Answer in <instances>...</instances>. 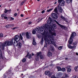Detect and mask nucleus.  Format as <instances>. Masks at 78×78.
Segmentation results:
<instances>
[{
	"instance_id": "1",
	"label": "nucleus",
	"mask_w": 78,
	"mask_h": 78,
	"mask_svg": "<svg viewBox=\"0 0 78 78\" xmlns=\"http://www.w3.org/2000/svg\"><path fill=\"white\" fill-rule=\"evenodd\" d=\"M49 33L51 35L49 36H47L46 34H45V33H44L43 35V37H44V40L46 44H51L52 43L53 45L55 47H56V45L55 43V42H54V41H55V40L54 39V38L53 37H52L53 36H56V34L55 32H53L51 31L50 30Z\"/></svg>"
},
{
	"instance_id": "2",
	"label": "nucleus",
	"mask_w": 78,
	"mask_h": 78,
	"mask_svg": "<svg viewBox=\"0 0 78 78\" xmlns=\"http://www.w3.org/2000/svg\"><path fill=\"white\" fill-rule=\"evenodd\" d=\"M20 39L22 40L23 37L22 34H20V36L19 35H16L15 37V39H12V41H14L13 45L14 46H18V48H21L22 45V44L20 42H18Z\"/></svg>"
},
{
	"instance_id": "3",
	"label": "nucleus",
	"mask_w": 78,
	"mask_h": 78,
	"mask_svg": "<svg viewBox=\"0 0 78 78\" xmlns=\"http://www.w3.org/2000/svg\"><path fill=\"white\" fill-rule=\"evenodd\" d=\"M36 30L38 32V33H41V32H44L42 34V37L41 38V44H42L43 43V42H44V37H43V34L44 33H45V34H46L47 36H50L51 34H50V32H49V33L48 34L46 31H45L44 30V28H43V27H37L36 28ZM49 31H51L50 30H49Z\"/></svg>"
},
{
	"instance_id": "4",
	"label": "nucleus",
	"mask_w": 78,
	"mask_h": 78,
	"mask_svg": "<svg viewBox=\"0 0 78 78\" xmlns=\"http://www.w3.org/2000/svg\"><path fill=\"white\" fill-rule=\"evenodd\" d=\"M76 35V33L73 32L72 33V34L71 35V36L68 41V42L69 45H71V44H72V43L73 41V39L74 38V36H75Z\"/></svg>"
},
{
	"instance_id": "5",
	"label": "nucleus",
	"mask_w": 78,
	"mask_h": 78,
	"mask_svg": "<svg viewBox=\"0 0 78 78\" xmlns=\"http://www.w3.org/2000/svg\"><path fill=\"white\" fill-rule=\"evenodd\" d=\"M5 45L9 46V45H12L13 44V42L14 43V41H12V40L10 41H5Z\"/></svg>"
},
{
	"instance_id": "6",
	"label": "nucleus",
	"mask_w": 78,
	"mask_h": 78,
	"mask_svg": "<svg viewBox=\"0 0 78 78\" xmlns=\"http://www.w3.org/2000/svg\"><path fill=\"white\" fill-rule=\"evenodd\" d=\"M58 3H59L60 6H64L65 2L62 0H58Z\"/></svg>"
},
{
	"instance_id": "7",
	"label": "nucleus",
	"mask_w": 78,
	"mask_h": 78,
	"mask_svg": "<svg viewBox=\"0 0 78 78\" xmlns=\"http://www.w3.org/2000/svg\"><path fill=\"white\" fill-rule=\"evenodd\" d=\"M51 16L53 17L54 19H58V15L56 13H53L51 14Z\"/></svg>"
},
{
	"instance_id": "8",
	"label": "nucleus",
	"mask_w": 78,
	"mask_h": 78,
	"mask_svg": "<svg viewBox=\"0 0 78 78\" xmlns=\"http://www.w3.org/2000/svg\"><path fill=\"white\" fill-rule=\"evenodd\" d=\"M42 54V52H37V56L35 57V59L36 61H39V56L41 55Z\"/></svg>"
},
{
	"instance_id": "9",
	"label": "nucleus",
	"mask_w": 78,
	"mask_h": 78,
	"mask_svg": "<svg viewBox=\"0 0 78 78\" xmlns=\"http://www.w3.org/2000/svg\"><path fill=\"white\" fill-rule=\"evenodd\" d=\"M26 36L27 37V39H30V38H31V34L27 32L26 33Z\"/></svg>"
},
{
	"instance_id": "10",
	"label": "nucleus",
	"mask_w": 78,
	"mask_h": 78,
	"mask_svg": "<svg viewBox=\"0 0 78 78\" xmlns=\"http://www.w3.org/2000/svg\"><path fill=\"white\" fill-rule=\"evenodd\" d=\"M45 75H48L49 77H50V76H51V75H52V73H50V71H47L45 72Z\"/></svg>"
},
{
	"instance_id": "11",
	"label": "nucleus",
	"mask_w": 78,
	"mask_h": 78,
	"mask_svg": "<svg viewBox=\"0 0 78 78\" xmlns=\"http://www.w3.org/2000/svg\"><path fill=\"white\" fill-rule=\"evenodd\" d=\"M6 74H5L4 75V77L3 78H11V77L12 75H11L10 74H8L7 76H6Z\"/></svg>"
},
{
	"instance_id": "12",
	"label": "nucleus",
	"mask_w": 78,
	"mask_h": 78,
	"mask_svg": "<svg viewBox=\"0 0 78 78\" xmlns=\"http://www.w3.org/2000/svg\"><path fill=\"white\" fill-rule=\"evenodd\" d=\"M54 21H55V22H56V23H57V25H58L59 26V27H61V28H65V27H64V26H62V25H61V24H59V23L56 20H54Z\"/></svg>"
},
{
	"instance_id": "13",
	"label": "nucleus",
	"mask_w": 78,
	"mask_h": 78,
	"mask_svg": "<svg viewBox=\"0 0 78 78\" xmlns=\"http://www.w3.org/2000/svg\"><path fill=\"white\" fill-rule=\"evenodd\" d=\"M49 27V25L47 24H45L44 25V28H45L46 30H48V27Z\"/></svg>"
},
{
	"instance_id": "14",
	"label": "nucleus",
	"mask_w": 78,
	"mask_h": 78,
	"mask_svg": "<svg viewBox=\"0 0 78 78\" xmlns=\"http://www.w3.org/2000/svg\"><path fill=\"white\" fill-rule=\"evenodd\" d=\"M7 46V45H6V44L4 42L2 44V50H4V48H5V47H6Z\"/></svg>"
},
{
	"instance_id": "15",
	"label": "nucleus",
	"mask_w": 78,
	"mask_h": 78,
	"mask_svg": "<svg viewBox=\"0 0 78 78\" xmlns=\"http://www.w3.org/2000/svg\"><path fill=\"white\" fill-rule=\"evenodd\" d=\"M58 8L59 12H62V8H61V7L60 6V5H58Z\"/></svg>"
},
{
	"instance_id": "16",
	"label": "nucleus",
	"mask_w": 78,
	"mask_h": 78,
	"mask_svg": "<svg viewBox=\"0 0 78 78\" xmlns=\"http://www.w3.org/2000/svg\"><path fill=\"white\" fill-rule=\"evenodd\" d=\"M50 50L51 51H55V48L52 45H51L50 46Z\"/></svg>"
},
{
	"instance_id": "17",
	"label": "nucleus",
	"mask_w": 78,
	"mask_h": 78,
	"mask_svg": "<svg viewBox=\"0 0 78 78\" xmlns=\"http://www.w3.org/2000/svg\"><path fill=\"white\" fill-rule=\"evenodd\" d=\"M68 47L69 48H72L73 49H74V48H76V46H72L70 45H68Z\"/></svg>"
},
{
	"instance_id": "18",
	"label": "nucleus",
	"mask_w": 78,
	"mask_h": 78,
	"mask_svg": "<svg viewBox=\"0 0 78 78\" xmlns=\"http://www.w3.org/2000/svg\"><path fill=\"white\" fill-rule=\"evenodd\" d=\"M48 56H52V53L51 52H48V53L47 54Z\"/></svg>"
},
{
	"instance_id": "19",
	"label": "nucleus",
	"mask_w": 78,
	"mask_h": 78,
	"mask_svg": "<svg viewBox=\"0 0 78 78\" xmlns=\"http://www.w3.org/2000/svg\"><path fill=\"white\" fill-rule=\"evenodd\" d=\"M27 56H28V57L29 58V59H31V58H32V56L31 54H28L26 56V58Z\"/></svg>"
},
{
	"instance_id": "20",
	"label": "nucleus",
	"mask_w": 78,
	"mask_h": 78,
	"mask_svg": "<svg viewBox=\"0 0 78 78\" xmlns=\"http://www.w3.org/2000/svg\"><path fill=\"white\" fill-rule=\"evenodd\" d=\"M54 11L56 14H58V10H57V7H56L55 8L54 10Z\"/></svg>"
},
{
	"instance_id": "21",
	"label": "nucleus",
	"mask_w": 78,
	"mask_h": 78,
	"mask_svg": "<svg viewBox=\"0 0 78 78\" xmlns=\"http://www.w3.org/2000/svg\"><path fill=\"white\" fill-rule=\"evenodd\" d=\"M56 27V24H53L52 25V28H57Z\"/></svg>"
},
{
	"instance_id": "22",
	"label": "nucleus",
	"mask_w": 78,
	"mask_h": 78,
	"mask_svg": "<svg viewBox=\"0 0 78 78\" xmlns=\"http://www.w3.org/2000/svg\"><path fill=\"white\" fill-rule=\"evenodd\" d=\"M33 44L34 45H36V43L35 40L34 39H33Z\"/></svg>"
},
{
	"instance_id": "23",
	"label": "nucleus",
	"mask_w": 78,
	"mask_h": 78,
	"mask_svg": "<svg viewBox=\"0 0 78 78\" xmlns=\"http://www.w3.org/2000/svg\"><path fill=\"white\" fill-rule=\"evenodd\" d=\"M57 69L58 70V71H61V68L59 66L57 67Z\"/></svg>"
},
{
	"instance_id": "24",
	"label": "nucleus",
	"mask_w": 78,
	"mask_h": 78,
	"mask_svg": "<svg viewBox=\"0 0 78 78\" xmlns=\"http://www.w3.org/2000/svg\"><path fill=\"white\" fill-rule=\"evenodd\" d=\"M78 66H76L75 68H74V69L75 70V71L76 72H77L78 71V70L77 69H78Z\"/></svg>"
},
{
	"instance_id": "25",
	"label": "nucleus",
	"mask_w": 78,
	"mask_h": 78,
	"mask_svg": "<svg viewBox=\"0 0 78 78\" xmlns=\"http://www.w3.org/2000/svg\"><path fill=\"white\" fill-rule=\"evenodd\" d=\"M36 30H35L34 29L32 31L33 34H36Z\"/></svg>"
},
{
	"instance_id": "26",
	"label": "nucleus",
	"mask_w": 78,
	"mask_h": 78,
	"mask_svg": "<svg viewBox=\"0 0 78 78\" xmlns=\"http://www.w3.org/2000/svg\"><path fill=\"white\" fill-rule=\"evenodd\" d=\"M40 58H41V59H44V56L42 55H41H41H40Z\"/></svg>"
},
{
	"instance_id": "27",
	"label": "nucleus",
	"mask_w": 78,
	"mask_h": 78,
	"mask_svg": "<svg viewBox=\"0 0 78 78\" xmlns=\"http://www.w3.org/2000/svg\"><path fill=\"white\" fill-rule=\"evenodd\" d=\"M66 1L67 3H70V2H71V1L70 0H66Z\"/></svg>"
},
{
	"instance_id": "28",
	"label": "nucleus",
	"mask_w": 78,
	"mask_h": 78,
	"mask_svg": "<svg viewBox=\"0 0 78 78\" xmlns=\"http://www.w3.org/2000/svg\"><path fill=\"white\" fill-rule=\"evenodd\" d=\"M71 70H72V69H68L67 70V72L69 73L70 72H71Z\"/></svg>"
},
{
	"instance_id": "29",
	"label": "nucleus",
	"mask_w": 78,
	"mask_h": 78,
	"mask_svg": "<svg viewBox=\"0 0 78 78\" xmlns=\"http://www.w3.org/2000/svg\"><path fill=\"white\" fill-rule=\"evenodd\" d=\"M61 19H63V20H66V18H64V17H63L62 16H61Z\"/></svg>"
},
{
	"instance_id": "30",
	"label": "nucleus",
	"mask_w": 78,
	"mask_h": 78,
	"mask_svg": "<svg viewBox=\"0 0 78 78\" xmlns=\"http://www.w3.org/2000/svg\"><path fill=\"white\" fill-rule=\"evenodd\" d=\"M61 19H63V20H66V18H64V17H63L62 16H61Z\"/></svg>"
},
{
	"instance_id": "31",
	"label": "nucleus",
	"mask_w": 78,
	"mask_h": 78,
	"mask_svg": "<svg viewBox=\"0 0 78 78\" xmlns=\"http://www.w3.org/2000/svg\"><path fill=\"white\" fill-rule=\"evenodd\" d=\"M24 3L25 1H23L21 3V4H20V5L21 6H22V5H23V4H24Z\"/></svg>"
},
{
	"instance_id": "32",
	"label": "nucleus",
	"mask_w": 78,
	"mask_h": 78,
	"mask_svg": "<svg viewBox=\"0 0 78 78\" xmlns=\"http://www.w3.org/2000/svg\"><path fill=\"white\" fill-rule=\"evenodd\" d=\"M61 71L62 72H65L66 71V69L64 68H63L61 69Z\"/></svg>"
},
{
	"instance_id": "33",
	"label": "nucleus",
	"mask_w": 78,
	"mask_h": 78,
	"mask_svg": "<svg viewBox=\"0 0 78 78\" xmlns=\"http://www.w3.org/2000/svg\"><path fill=\"white\" fill-rule=\"evenodd\" d=\"M53 10V9H48L47 10V12H50V11H52Z\"/></svg>"
},
{
	"instance_id": "34",
	"label": "nucleus",
	"mask_w": 78,
	"mask_h": 78,
	"mask_svg": "<svg viewBox=\"0 0 78 78\" xmlns=\"http://www.w3.org/2000/svg\"><path fill=\"white\" fill-rule=\"evenodd\" d=\"M47 23L48 24H50H50H51V22L49 20H48Z\"/></svg>"
},
{
	"instance_id": "35",
	"label": "nucleus",
	"mask_w": 78,
	"mask_h": 78,
	"mask_svg": "<svg viewBox=\"0 0 78 78\" xmlns=\"http://www.w3.org/2000/svg\"><path fill=\"white\" fill-rule=\"evenodd\" d=\"M48 20H49L51 22H52V19L50 17H49V19Z\"/></svg>"
},
{
	"instance_id": "36",
	"label": "nucleus",
	"mask_w": 78,
	"mask_h": 78,
	"mask_svg": "<svg viewBox=\"0 0 78 78\" xmlns=\"http://www.w3.org/2000/svg\"><path fill=\"white\" fill-rule=\"evenodd\" d=\"M26 61V58H24L22 60V62H25Z\"/></svg>"
},
{
	"instance_id": "37",
	"label": "nucleus",
	"mask_w": 78,
	"mask_h": 78,
	"mask_svg": "<svg viewBox=\"0 0 78 78\" xmlns=\"http://www.w3.org/2000/svg\"><path fill=\"white\" fill-rule=\"evenodd\" d=\"M62 48V46H60L59 47H58V49L59 50H61Z\"/></svg>"
},
{
	"instance_id": "38",
	"label": "nucleus",
	"mask_w": 78,
	"mask_h": 78,
	"mask_svg": "<svg viewBox=\"0 0 78 78\" xmlns=\"http://www.w3.org/2000/svg\"><path fill=\"white\" fill-rule=\"evenodd\" d=\"M45 42L46 43V44L44 45V47H47V44H47L46 42H45Z\"/></svg>"
},
{
	"instance_id": "39",
	"label": "nucleus",
	"mask_w": 78,
	"mask_h": 78,
	"mask_svg": "<svg viewBox=\"0 0 78 78\" xmlns=\"http://www.w3.org/2000/svg\"><path fill=\"white\" fill-rule=\"evenodd\" d=\"M2 69V65L0 64V70H1Z\"/></svg>"
},
{
	"instance_id": "40",
	"label": "nucleus",
	"mask_w": 78,
	"mask_h": 78,
	"mask_svg": "<svg viewBox=\"0 0 78 78\" xmlns=\"http://www.w3.org/2000/svg\"><path fill=\"white\" fill-rule=\"evenodd\" d=\"M8 12V10H6V9H5V11H4L5 13H7Z\"/></svg>"
},
{
	"instance_id": "41",
	"label": "nucleus",
	"mask_w": 78,
	"mask_h": 78,
	"mask_svg": "<svg viewBox=\"0 0 78 78\" xmlns=\"http://www.w3.org/2000/svg\"><path fill=\"white\" fill-rule=\"evenodd\" d=\"M5 16V14H3L1 15L2 17H4Z\"/></svg>"
},
{
	"instance_id": "42",
	"label": "nucleus",
	"mask_w": 78,
	"mask_h": 78,
	"mask_svg": "<svg viewBox=\"0 0 78 78\" xmlns=\"http://www.w3.org/2000/svg\"><path fill=\"white\" fill-rule=\"evenodd\" d=\"M65 78L68 77V75H67V74L65 73Z\"/></svg>"
},
{
	"instance_id": "43",
	"label": "nucleus",
	"mask_w": 78,
	"mask_h": 78,
	"mask_svg": "<svg viewBox=\"0 0 78 78\" xmlns=\"http://www.w3.org/2000/svg\"><path fill=\"white\" fill-rule=\"evenodd\" d=\"M58 75H62V73H58Z\"/></svg>"
},
{
	"instance_id": "44",
	"label": "nucleus",
	"mask_w": 78,
	"mask_h": 78,
	"mask_svg": "<svg viewBox=\"0 0 78 78\" xmlns=\"http://www.w3.org/2000/svg\"><path fill=\"white\" fill-rule=\"evenodd\" d=\"M9 27H12V26H14V25L13 24H9Z\"/></svg>"
},
{
	"instance_id": "45",
	"label": "nucleus",
	"mask_w": 78,
	"mask_h": 78,
	"mask_svg": "<svg viewBox=\"0 0 78 78\" xmlns=\"http://www.w3.org/2000/svg\"><path fill=\"white\" fill-rule=\"evenodd\" d=\"M70 67H71V66H68L67 67H66V69H69V68H70Z\"/></svg>"
},
{
	"instance_id": "46",
	"label": "nucleus",
	"mask_w": 78,
	"mask_h": 78,
	"mask_svg": "<svg viewBox=\"0 0 78 78\" xmlns=\"http://www.w3.org/2000/svg\"><path fill=\"white\" fill-rule=\"evenodd\" d=\"M5 27H6V28H9V24H8L7 25H6L5 26Z\"/></svg>"
},
{
	"instance_id": "47",
	"label": "nucleus",
	"mask_w": 78,
	"mask_h": 78,
	"mask_svg": "<svg viewBox=\"0 0 78 78\" xmlns=\"http://www.w3.org/2000/svg\"><path fill=\"white\" fill-rule=\"evenodd\" d=\"M0 37H3V34L1 33L0 34Z\"/></svg>"
},
{
	"instance_id": "48",
	"label": "nucleus",
	"mask_w": 78,
	"mask_h": 78,
	"mask_svg": "<svg viewBox=\"0 0 78 78\" xmlns=\"http://www.w3.org/2000/svg\"><path fill=\"white\" fill-rule=\"evenodd\" d=\"M14 15L15 17H16V16H17V13H15L14 14Z\"/></svg>"
},
{
	"instance_id": "49",
	"label": "nucleus",
	"mask_w": 78,
	"mask_h": 78,
	"mask_svg": "<svg viewBox=\"0 0 78 78\" xmlns=\"http://www.w3.org/2000/svg\"><path fill=\"white\" fill-rule=\"evenodd\" d=\"M45 12V10H43L42 12H41V13L42 14H44V13Z\"/></svg>"
},
{
	"instance_id": "50",
	"label": "nucleus",
	"mask_w": 78,
	"mask_h": 78,
	"mask_svg": "<svg viewBox=\"0 0 78 78\" xmlns=\"http://www.w3.org/2000/svg\"><path fill=\"white\" fill-rule=\"evenodd\" d=\"M76 45V42H75V43H73V45Z\"/></svg>"
},
{
	"instance_id": "51",
	"label": "nucleus",
	"mask_w": 78,
	"mask_h": 78,
	"mask_svg": "<svg viewBox=\"0 0 78 78\" xmlns=\"http://www.w3.org/2000/svg\"><path fill=\"white\" fill-rule=\"evenodd\" d=\"M8 10V12H10V11H11V10Z\"/></svg>"
},
{
	"instance_id": "52",
	"label": "nucleus",
	"mask_w": 78,
	"mask_h": 78,
	"mask_svg": "<svg viewBox=\"0 0 78 78\" xmlns=\"http://www.w3.org/2000/svg\"><path fill=\"white\" fill-rule=\"evenodd\" d=\"M4 19H8V17H7V16H5L4 17Z\"/></svg>"
},
{
	"instance_id": "53",
	"label": "nucleus",
	"mask_w": 78,
	"mask_h": 78,
	"mask_svg": "<svg viewBox=\"0 0 78 78\" xmlns=\"http://www.w3.org/2000/svg\"><path fill=\"white\" fill-rule=\"evenodd\" d=\"M20 16L21 17H23V15L22 14H21L20 15Z\"/></svg>"
},
{
	"instance_id": "54",
	"label": "nucleus",
	"mask_w": 78,
	"mask_h": 78,
	"mask_svg": "<svg viewBox=\"0 0 78 78\" xmlns=\"http://www.w3.org/2000/svg\"><path fill=\"white\" fill-rule=\"evenodd\" d=\"M55 76H51V78H55Z\"/></svg>"
},
{
	"instance_id": "55",
	"label": "nucleus",
	"mask_w": 78,
	"mask_h": 78,
	"mask_svg": "<svg viewBox=\"0 0 78 78\" xmlns=\"http://www.w3.org/2000/svg\"><path fill=\"white\" fill-rule=\"evenodd\" d=\"M31 22H29L28 23V24H29V25H30V24H31Z\"/></svg>"
},
{
	"instance_id": "56",
	"label": "nucleus",
	"mask_w": 78,
	"mask_h": 78,
	"mask_svg": "<svg viewBox=\"0 0 78 78\" xmlns=\"http://www.w3.org/2000/svg\"><path fill=\"white\" fill-rule=\"evenodd\" d=\"M11 19H12V20H14V19L12 17H11Z\"/></svg>"
},
{
	"instance_id": "57",
	"label": "nucleus",
	"mask_w": 78,
	"mask_h": 78,
	"mask_svg": "<svg viewBox=\"0 0 78 78\" xmlns=\"http://www.w3.org/2000/svg\"><path fill=\"white\" fill-rule=\"evenodd\" d=\"M76 78V76H74V78Z\"/></svg>"
},
{
	"instance_id": "58",
	"label": "nucleus",
	"mask_w": 78,
	"mask_h": 78,
	"mask_svg": "<svg viewBox=\"0 0 78 78\" xmlns=\"http://www.w3.org/2000/svg\"><path fill=\"white\" fill-rule=\"evenodd\" d=\"M32 55L33 56L34 55V54H33V53H32Z\"/></svg>"
},
{
	"instance_id": "59",
	"label": "nucleus",
	"mask_w": 78,
	"mask_h": 78,
	"mask_svg": "<svg viewBox=\"0 0 78 78\" xmlns=\"http://www.w3.org/2000/svg\"><path fill=\"white\" fill-rule=\"evenodd\" d=\"M18 27H15V29H17V28H18Z\"/></svg>"
},
{
	"instance_id": "60",
	"label": "nucleus",
	"mask_w": 78,
	"mask_h": 78,
	"mask_svg": "<svg viewBox=\"0 0 78 78\" xmlns=\"http://www.w3.org/2000/svg\"><path fill=\"white\" fill-rule=\"evenodd\" d=\"M22 36H23V35H24V33H22Z\"/></svg>"
},
{
	"instance_id": "61",
	"label": "nucleus",
	"mask_w": 78,
	"mask_h": 78,
	"mask_svg": "<svg viewBox=\"0 0 78 78\" xmlns=\"http://www.w3.org/2000/svg\"><path fill=\"white\" fill-rule=\"evenodd\" d=\"M76 55H77V56H78V53L76 52Z\"/></svg>"
},
{
	"instance_id": "62",
	"label": "nucleus",
	"mask_w": 78,
	"mask_h": 78,
	"mask_svg": "<svg viewBox=\"0 0 78 78\" xmlns=\"http://www.w3.org/2000/svg\"><path fill=\"white\" fill-rule=\"evenodd\" d=\"M56 3H57V2H55L54 3L55 5H56Z\"/></svg>"
},
{
	"instance_id": "63",
	"label": "nucleus",
	"mask_w": 78,
	"mask_h": 78,
	"mask_svg": "<svg viewBox=\"0 0 78 78\" xmlns=\"http://www.w3.org/2000/svg\"><path fill=\"white\" fill-rule=\"evenodd\" d=\"M12 30H15V27H14L12 28Z\"/></svg>"
},
{
	"instance_id": "64",
	"label": "nucleus",
	"mask_w": 78,
	"mask_h": 78,
	"mask_svg": "<svg viewBox=\"0 0 78 78\" xmlns=\"http://www.w3.org/2000/svg\"><path fill=\"white\" fill-rule=\"evenodd\" d=\"M65 59H66V60H67V59H68V58H65Z\"/></svg>"
}]
</instances>
